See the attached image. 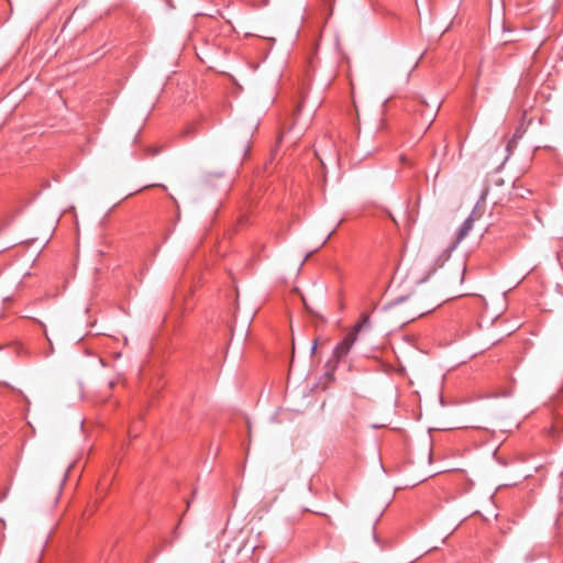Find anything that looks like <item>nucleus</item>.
<instances>
[{"mask_svg":"<svg viewBox=\"0 0 563 563\" xmlns=\"http://www.w3.org/2000/svg\"><path fill=\"white\" fill-rule=\"evenodd\" d=\"M356 339H357V335H355V332L350 331L344 336V339L335 346V349L333 351V356L335 357V360L338 362L347 355L351 347L355 343Z\"/></svg>","mask_w":563,"mask_h":563,"instance_id":"nucleus-1","label":"nucleus"},{"mask_svg":"<svg viewBox=\"0 0 563 563\" xmlns=\"http://www.w3.org/2000/svg\"><path fill=\"white\" fill-rule=\"evenodd\" d=\"M475 220L472 218H466L465 221L460 227L456 239L453 244L450 246V250H454L472 231Z\"/></svg>","mask_w":563,"mask_h":563,"instance_id":"nucleus-2","label":"nucleus"},{"mask_svg":"<svg viewBox=\"0 0 563 563\" xmlns=\"http://www.w3.org/2000/svg\"><path fill=\"white\" fill-rule=\"evenodd\" d=\"M369 325H371L369 317L367 314L363 313L361 316V319L358 320V322L351 330V332H355V335H357L361 330H363L365 328H369Z\"/></svg>","mask_w":563,"mask_h":563,"instance_id":"nucleus-3","label":"nucleus"},{"mask_svg":"<svg viewBox=\"0 0 563 563\" xmlns=\"http://www.w3.org/2000/svg\"><path fill=\"white\" fill-rule=\"evenodd\" d=\"M484 213V207L481 205V201H478L475 207L473 208L471 214L468 218H472L473 220L479 219Z\"/></svg>","mask_w":563,"mask_h":563,"instance_id":"nucleus-4","label":"nucleus"},{"mask_svg":"<svg viewBox=\"0 0 563 563\" xmlns=\"http://www.w3.org/2000/svg\"><path fill=\"white\" fill-rule=\"evenodd\" d=\"M302 104H299L294 113L292 124L289 126L288 132L295 130L299 123V114L301 112Z\"/></svg>","mask_w":563,"mask_h":563,"instance_id":"nucleus-5","label":"nucleus"},{"mask_svg":"<svg viewBox=\"0 0 563 563\" xmlns=\"http://www.w3.org/2000/svg\"><path fill=\"white\" fill-rule=\"evenodd\" d=\"M332 233H333V231H331V232L325 236V239L320 243L319 247L323 246V245L327 243V241L330 239V236L332 235Z\"/></svg>","mask_w":563,"mask_h":563,"instance_id":"nucleus-6","label":"nucleus"},{"mask_svg":"<svg viewBox=\"0 0 563 563\" xmlns=\"http://www.w3.org/2000/svg\"><path fill=\"white\" fill-rule=\"evenodd\" d=\"M5 497H7V493L5 492L0 494V501H2Z\"/></svg>","mask_w":563,"mask_h":563,"instance_id":"nucleus-7","label":"nucleus"},{"mask_svg":"<svg viewBox=\"0 0 563 563\" xmlns=\"http://www.w3.org/2000/svg\"><path fill=\"white\" fill-rule=\"evenodd\" d=\"M174 536H175V538L178 537V526L174 529Z\"/></svg>","mask_w":563,"mask_h":563,"instance_id":"nucleus-8","label":"nucleus"},{"mask_svg":"<svg viewBox=\"0 0 563 563\" xmlns=\"http://www.w3.org/2000/svg\"><path fill=\"white\" fill-rule=\"evenodd\" d=\"M303 130H305V126H301V128L299 129V134H300Z\"/></svg>","mask_w":563,"mask_h":563,"instance_id":"nucleus-9","label":"nucleus"}]
</instances>
